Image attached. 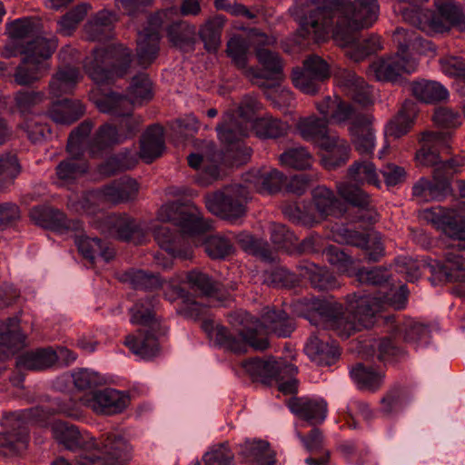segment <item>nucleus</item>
Returning <instances> with one entry per match:
<instances>
[{"label":"nucleus","mask_w":465,"mask_h":465,"mask_svg":"<svg viewBox=\"0 0 465 465\" xmlns=\"http://www.w3.org/2000/svg\"><path fill=\"white\" fill-rule=\"evenodd\" d=\"M305 39L320 40L330 31L346 48L351 60L359 63L382 49L381 38L363 37L361 31L370 28L379 17L377 0H323L322 4H296L290 8Z\"/></svg>","instance_id":"nucleus-1"},{"label":"nucleus","mask_w":465,"mask_h":465,"mask_svg":"<svg viewBox=\"0 0 465 465\" xmlns=\"http://www.w3.org/2000/svg\"><path fill=\"white\" fill-rule=\"evenodd\" d=\"M116 14L103 9L93 15L84 27V37L99 45L94 51V57L84 68L90 78L97 84L100 95L94 100L98 111L116 116Z\"/></svg>","instance_id":"nucleus-2"},{"label":"nucleus","mask_w":465,"mask_h":465,"mask_svg":"<svg viewBox=\"0 0 465 465\" xmlns=\"http://www.w3.org/2000/svg\"><path fill=\"white\" fill-rule=\"evenodd\" d=\"M407 296L408 291L401 285L399 289L379 297L364 295L357 298L353 294V300L349 301L346 309L339 302L317 298L309 300L308 306L321 318L326 328L334 331L339 337L348 339L356 331L371 327L380 307L388 305L395 310L404 308Z\"/></svg>","instance_id":"nucleus-3"},{"label":"nucleus","mask_w":465,"mask_h":465,"mask_svg":"<svg viewBox=\"0 0 465 465\" xmlns=\"http://www.w3.org/2000/svg\"><path fill=\"white\" fill-rule=\"evenodd\" d=\"M34 30V25L26 18L16 19L10 24L9 31L13 41L2 52L5 58L24 55L21 64L15 68V82L28 85L38 80L45 62L51 57L56 48V41L43 36L26 40Z\"/></svg>","instance_id":"nucleus-4"},{"label":"nucleus","mask_w":465,"mask_h":465,"mask_svg":"<svg viewBox=\"0 0 465 465\" xmlns=\"http://www.w3.org/2000/svg\"><path fill=\"white\" fill-rule=\"evenodd\" d=\"M158 215L162 221L179 226L182 232H173L168 226L161 225L154 229L155 241L170 256L183 260L191 259L193 256L192 248L185 242L183 234H202L212 228L210 221L203 219L196 211L178 202L163 205Z\"/></svg>","instance_id":"nucleus-5"},{"label":"nucleus","mask_w":465,"mask_h":465,"mask_svg":"<svg viewBox=\"0 0 465 465\" xmlns=\"http://www.w3.org/2000/svg\"><path fill=\"white\" fill-rule=\"evenodd\" d=\"M392 40L397 46V53L380 57L370 65L377 81L400 82L403 73H411L409 69L411 52L423 54L435 49V45L430 41L424 38L420 32L412 28L397 27Z\"/></svg>","instance_id":"nucleus-6"},{"label":"nucleus","mask_w":465,"mask_h":465,"mask_svg":"<svg viewBox=\"0 0 465 465\" xmlns=\"http://www.w3.org/2000/svg\"><path fill=\"white\" fill-rule=\"evenodd\" d=\"M147 25L139 32L136 54L118 43V77L130 71L134 65L147 68L156 58L159 51V29L163 26V16L161 13L146 15Z\"/></svg>","instance_id":"nucleus-7"},{"label":"nucleus","mask_w":465,"mask_h":465,"mask_svg":"<svg viewBox=\"0 0 465 465\" xmlns=\"http://www.w3.org/2000/svg\"><path fill=\"white\" fill-rule=\"evenodd\" d=\"M252 118H227L216 127L219 139L223 144L217 161L225 166H239L246 163L252 155V149L245 145L251 131L249 120Z\"/></svg>","instance_id":"nucleus-8"},{"label":"nucleus","mask_w":465,"mask_h":465,"mask_svg":"<svg viewBox=\"0 0 465 465\" xmlns=\"http://www.w3.org/2000/svg\"><path fill=\"white\" fill-rule=\"evenodd\" d=\"M80 76L77 67L64 65L59 68L49 83V93L53 96L51 113L46 116H84V104L74 98L60 96L72 93Z\"/></svg>","instance_id":"nucleus-9"},{"label":"nucleus","mask_w":465,"mask_h":465,"mask_svg":"<svg viewBox=\"0 0 465 465\" xmlns=\"http://www.w3.org/2000/svg\"><path fill=\"white\" fill-rule=\"evenodd\" d=\"M435 125L439 131H425L420 139V148L417 151L415 159L423 166L442 167L448 171L452 167L449 162L442 163L440 158V151L448 149V143L451 137L450 129L457 128L460 124L455 118H434Z\"/></svg>","instance_id":"nucleus-10"},{"label":"nucleus","mask_w":465,"mask_h":465,"mask_svg":"<svg viewBox=\"0 0 465 465\" xmlns=\"http://www.w3.org/2000/svg\"><path fill=\"white\" fill-rule=\"evenodd\" d=\"M250 191L245 184H231L221 191L204 196L209 212L228 221H235L246 213V203Z\"/></svg>","instance_id":"nucleus-11"},{"label":"nucleus","mask_w":465,"mask_h":465,"mask_svg":"<svg viewBox=\"0 0 465 465\" xmlns=\"http://www.w3.org/2000/svg\"><path fill=\"white\" fill-rule=\"evenodd\" d=\"M256 57L262 64L257 77L271 81L272 94L270 96L275 107L290 106L292 94L289 90L282 89L280 81L282 77V65L279 55L268 49L258 48Z\"/></svg>","instance_id":"nucleus-12"},{"label":"nucleus","mask_w":465,"mask_h":465,"mask_svg":"<svg viewBox=\"0 0 465 465\" xmlns=\"http://www.w3.org/2000/svg\"><path fill=\"white\" fill-rule=\"evenodd\" d=\"M215 343L233 353H244L248 346L256 351H264L269 347L268 339L258 337L257 328H252L251 323L243 326L238 334H233L227 327L218 325L215 328Z\"/></svg>","instance_id":"nucleus-13"},{"label":"nucleus","mask_w":465,"mask_h":465,"mask_svg":"<svg viewBox=\"0 0 465 465\" xmlns=\"http://www.w3.org/2000/svg\"><path fill=\"white\" fill-rule=\"evenodd\" d=\"M330 76L329 64L318 55H312L304 61L302 69L292 71V80L294 86L302 93L315 94Z\"/></svg>","instance_id":"nucleus-14"},{"label":"nucleus","mask_w":465,"mask_h":465,"mask_svg":"<svg viewBox=\"0 0 465 465\" xmlns=\"http://www.w3.org/2000/svg\"><path fill=\"white\" fill-rule=\"evenodd\" d=\"M424 268L429 269V279L432 284L454 282L458 283L457 292L460 295L465 294V258L462 255L449 252L444 262L435 260L424 264Z\"/></svg>","instance_id":"nucleus-15"},{"label":"nucleus","mask_w":465,"mask_h":465,"mask_svg":"<svg viewBox=\"0 0 465 465\" xmlns=\"http://www.w3.org/2000/svg\"><path fill=\"white\" fill-rule=\"evenodd\" d=\"M5 431L0 433V454L16 455L27 448L28 430L22 414L8 413L2 420Z\"/></svg>","instance_id":"nucleus-16"},{"label":"nucleus","mask_w":465,"mask_h":465,"mask_svg":"<svg viewBox=\"0 0 465 465\" xmlns=\"http://www.w3.org/2000/svg\"><path fill=\"white\" fill-rule=\"evenodd\" d=\"M337 192L344 201L356 208L351 217L352 222L367 225L377 222L379 214L371 204V198L361 187L350 183H340L337 184Z\"/></svg>","instance_id":"nucleus-17"},{"label":"nucleus","mask_w":465,"mask_h":465,"mask_svg":"<svg viewBox=\"0 0 465 465\" xmlns=\"http://www.w3.org/2000/svg\"><path fill=\"white\" fill-rule=\"evenodd\" d=\"M29 216L35 224L45 229L60 232L82 231L80 220H70L64 212L51 206H35L30 210Z\"/></svg>","instance_id":"nucleus-18"},{"label":"nucleus","mask_w":465,"mask_h":465,"mask_svg":"<svg viewBox=\"0 0 465 465\" xmlns=\"http://www.w3.org/2000/svg\"><path fill=\"white\" fill-rule=\"evenodd\" d=\"M244 319L246 322L250 321L252 328H257L258 335L264 331L274 333L279 337H287L295 329L293 319L282 310L267 309L261 320L254 319L249 314H246Z\"/></svg>","instance_id":"nucleus-19"},{"label":"nucleus","mask_w":465,"mask_h":465,"mask_svg":"<svg viewBox=\"0 0 465 465\" xmlns=\"http://www.w3.org/2000/svg\"><path fill=\"white\" fill-rule=\"evenodd\" d=\"M422 218L450 237L465 239V230L455 209L433 206L423 211Z\"/></svg>","instance_id":"nucleus-20"},{"label":"nucleus","mask_w":465,"mask_h":465,"mask_svg":"<svg viewBox=\"0 0 465 465\" xmlns=\"http://www.w3.org/2000/svg\"><path fill=\"white\" fill-rule=\"evenodd\" d=\"M285 363V361H277L273 357H269L266 360L255 357L243 361L242 367L253 381L269 385L272 381L284 379V375L282 373Z\"/></svg>","instance_id":"nucleus-21"},{"label":"nucleus","mask_w":465,"mask_h":465,"mask_svg":"<svg viewBox=\"0 0 465 465\" xmlns=\"http://www.w3.org/2000/svg\"><path fill=\"white\" fill-rule=\"evenodd\" d=\"M245 186L251 192L273 194L280 192L287 177L277 169L252 170L242 175Z\"/></svg>","instance_id":"nucleus-22"},{"label":"nucleus","mask_w":465,"mask_h":465,"mask_svg":"<svg viewBox=\"0 0 465 465\" xmlns=\"http://www.w3.org/2000/svg\"><path fill=\"white\" fill-rule=\"evenodd\" d=\"M335 79L355 104L365 109L372 104L371 87L362 77L352 71L342 69L336 74Z\"/></svg>","instance_id":"nucleus-23"},{"label":"nucleus","mask_w":465,"mask_h":465,"mask_svg":"<svg viewBox=\"0 0 465 465\" xmlns=\"http://www.w3.org/2000/svg\"><path fill=\"white\" fill-rule=\"evenodd\" d=\"M449 186V172L442 167H435L433 179H420L412 187V194L424 202L440 200L445 195Z\"/></svg>","instance_id":"nucleus-24"},{"label":"nucleus","mask_w":465,"mask_h":465,"mask_svg":"<svg viewBox=\"0 0 465 465\" xmlns=\"http://www.w3.org/2000/svg\"><path fill=\"white\" fill-rule=\"evenodd\" d=\"M435 5L437 13L432 15L431 26L436 31L442 33L465 24L462 7L455 0H435Z\"/></svg>","instance_id":"nucleus-25"},{"label":"nucleus","mask_w":465,"mask_h":465,"mask_svg":"<svg viewBox=\"0 0 465 465\" xmlns=\"http://www.w3.org/2000/svg\"><path fill=\"white\" fill-rule=\"evenodd\" d=\"M287 404L293 414L312 425L322 423L326 417L327 406L323 401L292 397Z\"/></svg>","instance_id":"nucleus-26"},{"label":"nucleus","mask_w":465,"mask_h":465,"mask_svg":"<svg viewBox=\"0 0 465 465\" xmlns=\"http://www.w3.org/2000/svg\"><path fill=\"white\" fill-rule=\"evenodd\" d=\"M51 430L58 444L70 451L86 450V447L91 446V441H87V438L81 433L79 428L67 421H54Z\"/></svg>","instance_id":"nucleus-27"},{"label":"nucleus","mask_w":465,"mask_h":465,"mask_svg":"<svg viewBox=\"0 0 465 465\" xmlns=\"http://www.w3.org/2000/svg\"><path fill=\"white\" fill-rule=\"evenodd\" d=\"M348 118H343L347 120ZM349 133L356 151L369 156L372 154L375 143L372 130V123L369 118H349Z\"/></svg>","instance_id":"nucleus-28"},{"label":"nucleus","mask_w":465,"mask_h":465,"mask_svg":"<svg viewBox=\"0 0 465 465\" xmlns=\"http://www.w3.org/2000/svg\"><path fill=\"white\" fill-rule=\"evenodd\" d=\"M145 68L134 65L130 68L126 74L119 76L124 77L129 74L135 72L127 87L126 96L133 104H142L147 103L153 97V82L149 75L143 72Z\"/></svg>","instance_id":"nucleus-29"},{"label":"nucleus","mask_w":465,"mask_h":465,"mask_svg":"<svg viewBox=\"0 0 465 465\" xmlns=\"http://www.w3.org/2000/svg\"><path fill=\"white\" fill-rule=\"evenodd\" d=\"M321 149L326 152L321 158V163L326 170L332 171L345 165L350 159L351 146L349 143L337 135L328 138L321 144Z\"/></svg>","instance_id":"nucleus-30"},{"label":"nucleus","mask_w":465,"mask_h":465,"mask_svg":"<svg viewBox=\"0 0 465 465\" xmlns=\"http://www.w3.org/2000/svg\"><path fill=\"white\" fill-rule=\"evenodd\" d=\"M312 203L321 219L329 216L341 217L345 213V205L334 193L326 186H317L312 192Z\"/></svg>","instance_id":"nucleus-31"},{"label":"nucleus","mask_w":465,"mask_h":465,"mask_svg":"<svg viewBox=\"0 0 465 465\" xmlns=\"http://www.w3.org/2000/svg\"><path fill=\"white\" fill-rule=\"evenodd\" d=\"M165 147L163 130L158 124L149 126L140 140V157L146 163L162 156Z\"/></svg>","instance_id":"nucleus-32"},{"label":"nucleus","mask_w":465,"mask_h":465,"mask_svg":"<svg viewBox=\"0 0 465 465\" xmlns=\"http://www.w3.org/2000/svg\"><path fill=\"white\" fill-rule=\"evenodd\" d=\"M57 361V351L52 347H46L22 353L17 358L16 364L28 371H44L52 368Z\"/></svg>","instance_id":"nucleus-33"},{"label":"nucleus","mask_w":465,"mask_h":465,"mask_svg":"<svg viewBox=\"0 0 465 465\" xmlns=\"http://www.w3.org/2000/svg\"><path fill=\"white\" fill-rule=\"evenodd\" d=\"M328 125V118H300L296 129L304 141L317 144L321 148V144L333 135Z\"/></svg>","instance_id":"nucleus-34"},{"label":"nucleus","mask_w":465,"mask_h":465,"mask_svg":"<svg viewBox=\"0 0 465 465\" xmlns=\"http://www.w3.org/2000/svg\"><path fill=\"white\" fill-rule=\"evenodd\" d=\"M167 36L171 44L183 52H192L196 44V26L183 20L171 23L167 28Z\"/></svg>","instance_id":"nucleus-35"},{"label":"nucleus","mask_w":465,"mask_h":465,"mask_svg":"<svg viewBox=\"0 0 465 465\" xmlns=\"http://www.w3.org/2000/svg\"><path fill=\"white\" fill-rule=\"evenodd\" d=\"M156 302L157 297L153 294L138 299L130 309L131 322L154 331L157 330L160 326V320L154 310Z\"/></svg>","instance_id":"nucleus-36"},{"label":"nucleus","mask_w":465,"mask_h":465,"mask_svg":"<svg viewBox=\"0 0 465 465\" xmlns=\"http://www.w3.org/2000/svg\"><path fill=\"white\" fill-rule=\"evenodd\" d=\"M20 317L7 318L0 327V344L13 352H17L26 346L27 336L20 327Z\"/></svg>","instance_id":"nucleus-37"},{"label":"nucleus","mask_w":465,"mask_h":465,"mask_svg":"<svg viewBox=\"0 0 465 465\" xmlns=\"http://www.w3.org/2000/svg\"><path fill=\"white\" fill-rule=\"evenodd\" d=\"M133 353L144 359L156 356L159 352V342L157 338L149 331H137L136 334H129L124 341Z\"/></svg>","instance_id":"nucleus-38"},{"label":"nucleus","mask_w":465,"mask_h":465,"mask_svg":"<svg viewBox=\"0 0 465 465\" xmlns=\"http://www.w3.org/2000/svg\"><path fill=\"white\" fill-rule=\"evenodd\" d=\"M239 455L251 465H272L274 457L265 440H246L240 445Z\"/></svg>","instance_id":"nucleus-39"},{"label":"nucleus","mask_w":465,"mask_h":465,"mask_svg":"<svg viewBox=\"0 0 465 465\" xmlns=\"http://www.w3.org/2000/svg\"><path fill=\"white\" fill-rule=\"evenodd\" d=\"M301 275L308 278L311 286L318 291H330L339 287L336 277L325 267H320L312 262L299 265Z\"/></svg>","instance_id":"nucleus-40"},{"label":"nucleus","mask_w":465,"mask_h":465,"mask_svg":"<svg viewBox=\"0 0 465 465\" xmlns=\"http://www.w3.org/2000/svg\"><path fill=\"white\" fill-rule=\"evenodd\" d=\"M350 373L360 390L369 391L379 390L385 377L383 371L363 363L355 364Z\"/></svg>","instance_id":"nucleus-41"},{"label":"nucleus","mask_w":465,"mask_h":465,"mask_svg":"<svg viewBox=\"0 0 465 465\" xmlns=\"http://www.w3.org/2000/svg\"><path fill=\"white\" fill-rule=\"evenodd\" d=\"M115 143L116 127L104 124L99 127L89 143V154L92 158H103L114 150Z\"/></svg>","instance_id":"nucleus-42"},{"label":"nucleus","mask_w":465,"mask_h":465,"mask_svg":"<svg viewBox=\"0 0 465 465\" xmlns=\"http://www.w3.org/2000/svg\"><path fill=\"white\" fill-rule=\"evenodd\" d=\"M413 95L420 101L432 104L449 98V91L440 83L431 80L415 81L411 84Z\"/></svg>","instance_id":"nucleus-43"},{"label":"nucleus","mask_w":465,"mask_h":465,"mask_svg":"<svg viewBox=\"0 0 465 465\" xmlns=\"http://www.w3.org/2000/svg\"><path fill=\"white\" fill-rule=\"evenodd\" d=\"M305 351L313 361L327 366L332 365L340 356V350L337 346L322 341L316 335L310 337Z\"/></svg>","instance_id":"nucleus-44"},{"label":"nucleus","mask_w":465,"mask_h":465,"mask_svg":"<svg viewBox=\"0 0 465 465\" xmlns=\"http://www.w3.org/2000/svg\"><path fill=\"white\" fill-rule=\"evenodd\" d=\"M84 404L96 414H114L116 412L115 391L108 388L94 390L85 397Z\"/></svg>","instance_id":"nucleus-45"},{"label":"nucleus","mask_w":465,"mask_h":465,"mask_svg":"<svg viewBox=\"0 0 465 465\" xmlns=\"http://www.w3.org/2000/svg\"><path fill=\"white\" fill-rule=\"evenodd\" d=\"M249 124L258 137L272 139L285 135L291 127L282 118H252Z\"/></svg>","instance_id":"nucleus-46"},{"label":"nucleus","mask_w":465,"mask_h":465,"mask_svg":"<svg viewBox=\"0 0 465 465\" xmlns=\"http://www.w3.org/2000/svg\"><path fill=\"white\" fill-rule=\"evenodd\" d=\"M87 441H91L85 451L95 450L99 455H94L96 464H102L108 461L111 458L116 459V433L108 431L103 433L99 438L88 437Z\"/></svg>","instance_id":"nucleus-47"},{"label":"nucleus","mask_w":465,"mask_h":465,"mask_svg":"<svg viewBox=\"0 0 465 465\" xmlns=\"http://www.w3.org/2000/svg\"><path fill=\"white\" fill-rule=\"evenodd\" d=\"M123 282H128L134 289L153 292L162 288L163 281L159 274L149 273L143 270L130 269L118 278Z\"/></svg>","instance_id":"nucleus-48"},{"label":"nucleus","mask_w":465,"mask_h":465,"mask_svg":"<svg viewBox=\"0 0 465 465\" xmlns=\"http://www.w3.org/2000/svg\"><path fill=\"white\" fill-rule=\"evenodd\" d=\"M316 104L322 116H369L365 114H356L354 106L338 95L333 98L327 95Z\"/></svg>","instance_id":"nucleus-49"},{"label":"nucleus","mask_w":465,"mask_h":465,"mask_svg":"<svg viewBox=\"0 0 465 465\" xmlns=\"http://www.w3.org/2000/svg\"><path fill=\"white\" fill-rule=\"evenodd\" d=\"M224 20L221 17L211 18L203 25L198 32L200 39L208 53H216L221 44L222 29Z\"/></svg>","instance_id":"nucleus-50"},{"label":"nucleus","mask_w":465,"mask_h":465,"mask_svg":"<svg viewBox=\"0 0 465 465\" xmlns=\"http://www.w3.org/2000/svg\"><path fill=\"white\" fill-rule=\"evenodd\" d=\"M398 11L402 18L410 25L416 27L418 32L420 26L427 20V10L423 8V4L428 0H398Z\"/></svg>","instance_id":"nucleus-51"},{"label":"nucleus","mask_w":465,"mask_h":465,"mask_svg":"<svg viewBox=\"0 0 465 465\" xmlns=\"http://www.w3.org/2000/svg\"><path fill=\"white\" fill-rule=\"evenodd\" d=\"M282 165L294 170L310 169L313 163L312 154L304 146L293 147L284 151L279 157Z\"/></svg>","instance_id":"nucleus-52"},{"label":"nucleus","mask_w":465,"mask_h":465,"mask_svg":"<svg viewBox=\"0 0 465 465\" xmlns=\"http://www.w3.org/2000/svg\"><path fill=\"white\" fill-rule=\"evenodd\" d=\"M348 177L359 183H368L377 188L381 181L375 165L369 161H355L347 170Z\"/></svg>","instance_id":"nucleus-53"},{"label":"nucleus","mask_w":465,"mask_h":465,"mask_svg":"<svg viewBox=\"0 0 465 465\" xmlns=\"http://www.w3.org/2000/svg\"><path fill=\"white\" fill-rule=\"evenodd\" d=\"M118 241H124L134 245L143 243L145 232L130 216L118 215Z\"/></svg>","instance_id":"nucleus-54"},{"label":"nucleus","mask_w":465,"mask_h":465,"mask_svg":"<svg viewBox=\"0 0 465 465\" xmlns=\"http://www.w3.org/2000/svg\"><path fill=\"white\" fill-rule=\"evenodd\" d=\"M237 239L240 246L245 252H248L265 262H272L274 261L273 252L267 242L246 233L239 234Z\"/></svg>","instance_id":"nucleus-55"},{"label":"nucleus","mask_w":465,"mask_h":465,"mask_svg":"<svg viewBox=\"0 0 465 465\" xmlns=\"http://www.w3.org/2000/svg\"><path fill=\"white\" fill-rule=\"evenodd\" d=\"M90 8V5L82 3L70 9L58 21L57 31L64 35H72L80 22L84 20Z\"/></svg>","instance_id":"nucleus-56"},{"label":"nucleus","mask_w":465,"mask_h":465,"mask_svg":"<svg viewBox=\"0 0 465 465\" xmlns=\"http://www.w3.org/2000/svg\"><path fill=\"white\" fill-rule=\"evenodd\" d=\"M396 340L385 337L375 341L371 345L373 352L377 353V359L380 361H397L405 354L404 351L396 344Z\"/></svg>","instance_id":"nucleus-57"},{"label":"nucleus","mask_w":465,"mask_h":465,"mask_svg":"<svg viewBox=\"0 0 465 465\" xmlns=\"http://www.w3.org/2000/svg\"><path fill=\"white\" fill-rule=\"evenodd\" d=\"M88 171V161L78 162L74 159H64L55 167L56 176L62 181H74L79 176L87 173Z\"/></svg>","instance_id":"nucleus-58"},{"label":"nucleus","mask_w":465,"mask_h":465,"mask_svg":"<svg viewBox=\"0 0 465 465\" xmlns=\"http://www.w3.org/2000/svg\"><path fill=\"white\" fill-rule=\"evenodd\" d=\"M190 287L203 295L210 296L218 291V282L200 271H191L186 276Z\"/></svg>","instance_id":"nucleus-59"},{"label":"nucleus","mask_w":465,"mask_h":465,"mask_svg":"<svg viewBox=\"0 0 465 465\" xmlns=\"http://www.w3.org/2000/svg\"><path fill=\"white\" fill-rule=\"evenodd\" d=\"M204 252L212 259H224L233 252L231 242L221 236H210L203 244Z\"/></svg>","instance_id":"nucleus-60"},{"label":"nucleus","mask_w":465,"mask_h":465,"mask_svg":"<svg viewBox=\"0 0 465 465\" xmlns=\"http://www.w3.org/2000/svg\"><path fill=\"white\" fill-rule=\"evenodd\" d=\"M270 234L272 242L279 249L288 250L294 245L297 238L285 224L272 223L270 225Z\"/></svg>","instance_id":"nucleus-61"},{"label":"nucleus","mask_w":465,"mask_h":465,"mask_svg":"<svg viewBox=\"0 0 465 465\" xmlns=\"http://www.w3.org/2000/svg\"><path fill=\"white\" fill-rule=\"evenodd\" d=\"M234 454L227 443L214 445L207 451L203 460L204 465H230L233 460Z\"/></svg>","instance_id":"nucleus-62"},{"label":"nucleus","mask_w":465,"mask_h":465,"mask_svg":"<svg viewBox=\"0 0 465 465\" xmlns=\"http://www.w3.org/2000/svg\"><path fill=\"white\" fill-rule=\"evenodd\" d=\"M427 331L428 330L424 325L412 321H408L396 326L393 336L394 339L401 338L403 341L411 342L420 339L427 333Z\"/></svg>","instance_id":"nucleus-63"},{"label":"nucleus","mask_w":465,"mask_h":465,"mask_svg":"<svg viewBox=\"0 0 465 465\" xmlns=\"http://www.w3.org/2000/svg\"><path fill=\"white\" fill-rule=\"evenodd\" d=\"M443 73L459 79L465 87V59L459 56H449L440 60Z\"/></svg>","instance_id":"nucleus-64"}]
</instances>
